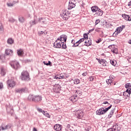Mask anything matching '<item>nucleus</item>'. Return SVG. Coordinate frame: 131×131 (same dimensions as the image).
I'll return each instance as SVG.
<instances>
[{"label":"nucleus","mask_w":131,"mask_h":131,"mask_svg":"<svg viewBox=\"0 0 131 131\" xmlns=\"http://www.w3.org/2000/svg\"><path fill=\"white\" fill-rule=\"evenodd\" d=\"M104 104H106V105H105L106 106H109V105L110 106L107 108H105V109H104V107L99 108L96 112L97 115H103V114H105L107 111L110 110V109H111L112 107V104L108 103V101H105L102 103V105H104Z\"/></svg>","instance_id":"f257e3e1"},{"label":"nucleus","mask_w":131,"mask_h":131,"mask_svg":"<svg viewBox=\"0 0 131 131\" xmlns=\"http://www.w3.org/2000/svg\"><path fill=\"white\" fill-rule=\"evenodd\" d=\"M20 78L21 80H26V81L30 80V78L29 77V74L28 73V72L27 71H23L21 74Z\"/></svg>","instance_id":"f03ea898"},{"label":"nucleus","mask_w":131,"mask_h":131,"mask_svg":"<svg viewBox=\"0 0 131 131\" xmlns=\"http://www.w3.org/2000/svg\"><path fill=\"white\" fill-rule=\"evenodd\" d=\"M60 16L63 20H67L70 17V12H69L67 10L62 11L60 14Z\"/></svg>","instance_id":"7ed1b4c3"},{"label":"nucleus","mask_w":131,"mask_h":131,"mask_svg":"<svg viewBox=\"0 0 131 131\" xmlns=\"http://www.w3.org/2000/svg\"><path fill=\"white\" fill-rule=\"evenodd\" d=\"M10 65L13 68V69H15V70H17L20 68V64H19V62L16 60L11 61L10 62Z\"/></svg>","instance_id":"20e7f679"},{"label":"nucleus","mask_w":131,"mask_h":131,"mask_svg":"<svg viewBox=\"0 0 131 131\" xmlns=\"http://www.w3.org/2000/svg\"><path fill=\"white\" fill-rule=\"evenodd\" d=\"M125 28V25H122L121 26L116 28L115 32L113 33V35L114 36H117L118 34H119Z\"/></svg>","instance_id":"39448f33"},{"label":"nucleus","mask_w":131,"mask_h":131,"mask_svg":"<svg viewBox=\"0 0 131 131\" xmlns=\"http://www.w3.org/2000/svg\"><path fill=\"white\" fill-rule=\"evenodd\" d=\"M8 89H11L14 88L16 85V81L13 79H9L7 81Z\"/></svg>","instance_id":"423d86ee"},{"label":"nucleus","mask_w":131,"mask_h":131,"mask_svg":"<svg viewBox=\"0 0 131 131\" xmlns=\"http://www.w3.org/2000/svg\"><path fill=\"white\" fill-rule=\"evenodd\" d=\"M7 112L8 114H10L11 116L14 115V108H13V106L8 105L6 107Z\"/></svg>","instance_id":"0eeeda50"},{"label":"nucleus","mask_w":131,"mask_h":131,"mask_svg":"<svg viewBox=\"0 0 131 131\" xmlns=\"http://www.w3.org/2000/svg\"><path fill=\"white\" fill-rule=\"evenodd\" d=\"M108 49H110V50H111V52H112L113 54H118V49L116 48L114 45H110L108 47Z\"/></svg>","instance_id":"6e6552de"},{"label":"nucleus","mask_w":131,"mask_h":131,"mask_svg":"<svg viewBox=\"0 0 131 131\" xmlns=\"http://www.w3.org/2000/svg\"><path fill=\"white\" fill-rule=\"evenodd\" d=\"M57 39H58L61 43L62 42H66V41L67 40V35L64 34L61 35L57 38Z\"/></svg>","instance_id":"1a4fd4ad"},{"label":"nucleus","mask_w":131,"mask_h":131,"mask_svg":"<svg viewBox=\"0 0 131 131\" xmlns=\"http://www.w3.org/2000/svg\"><path fill=\"white\" fill-rule=\"evenodd\" d=\"M53 90L54 93H60V91H61V86L59 84H55L54 85Z\"/></svg>","instance_id":"9d476101"},{"label":"nucleus","mask_w":131,"mask_h":131,"mask_svg":"<svg viewBox=\"0 0 131 131\" xmlns=\"http://www.w3.org/2000/svg\"><path fill=\"white\" fill-rule=\"evenodd\" d=\"M39 22V18H37V16H34V20H31L30 21V24L31 26H32V25H35L36 24H37Z\"/></svg>","instance_id":"9b49d317"},{"label":"nucleus","mask_w":131,"mask_h":131,"mask_svg":"<svg viewBox=\"0 0 131 131\" xmlns=\"http://www.w3.org/2000/svg\"><path fill=\"white\" fill-rule=\"evenodd\" d=\"M62 42H61L59 40V39H57L56 41L54 43L53 47L54 48H57L58 49H60L61 48V45Z\"/></svg>","instance_id":"f8f14e48"},{"label":"nucleus","mask_w":131,"mask_h":131,"mask_svg":"<svg viewBox=\"0 0 131 131\" xmlns=\"http://www.w3.org/2000/svg\"><path fill=\"white\" fill-rule=\"evenodd\" d=\"M76 116L79 119H80L83 116V112L82 111L78 110L76 112Z\"/></svg>","instance_id":"ddd939ff"},{"label":"nucleus","mask_w":131,"mask_h":131,"mask_svg":"<svg viewBox=\"0 0 131 131\" xmlns=\"http://www.w3.org/2000/svg\"><path fill=\"white\" fill-rule=\"evenodd\" d=\"M96 60L99 62L100 64H101V65H103V66H107V61L105 59H100L98 58H96Z\"/></svg>","instance_id":"4468645a"},{"label":"nucleus","mask_w":131,"mask_h":131,"mask_svg":"<svg viewBox=\"0 0 131 131\" xmlns=\"http://www.w3.org/2000/svg\"><path fill=\"white\" fill-rule=\"evenodd\" d=\"M25 91H26L25 88L15 89V94H23V93H25Z\"/></svg>","instance_id":"2eb2a0df"},{"label":"nucleus","mask_w":131,"mask_h":131,"mask_svg":"<svg viewBox=\"0 0 131 131\" xmlns=\"http://www.w3.org/2000/svg\"><path fill=\"white\" fill-rule=\"evenodd\" d=\"M12 127V125L10 124H8L6 125L5 126H4V125H2L1 126V130H6V129H9Z\"/></svg>","instance_id":"dca6fc26"},{"label":"nucleus","mask_w":131,"mask_h":131,"mask_svg":"<svg viewBox=\"0 0 131 131\" xmlns=\"http://www.w3.org/2000/svg\"><path fill=\"white\" fill-rule=\"evenodd\" d=\"M122 17L126 20V21H131V15H126L125 14H123Z\"/></svg>","instance_id":"f3484780"},{"label":"nucleus","mask_w":131,"mask_h":131,"mask_svg":"<svg viewBox=\"0 0 131 131\" xmlns=\"http://www.w3.org/2000/svg\"><path fill=\"white\" fill-rule=\"evenodd\" d=\"M42 100L41 96L38 95V96H34V102H35L36 103L37 102H40Z\"/></svg>","instance_id":"a211bd4d"},{"label":"nucleus","mask_w":131,"mask_h":131,"mask_svg":"<svg viewBox=\"0 0 131 131\" xmlns=\"http://www.w3.org/2000/svg\"><path fill=\"white\" fill-rule=\"evenodd\" d=\"M54 129L56 131H60L62 129V127L60 124H56L54 126Z\"/></svg>","instance_id":"6ab92c4d"},{"label":"nucleus","mask_w":131,"mask_h":131,"mask_svg":"<svg viewBox=\"0 0 131 131\" xmlns=\"http://www.w3.org/2000/svg\"><path fill=\"white\" fill-rule=\"evenodd\" d=\"M70 100L73 102V103H75L77 100H78V97L75 95L70 97Z\"/></svg>","instance_id":"aec40b11"},{"label":"nucleus","mask_w":131,"mask_h":131,"mask_svg":"<svg viewBox=\"0 0 131 131\" xmlns=\"http://www.w3.org/2000/svg\"><path fill=\"white\" fill-rule=\"evenodd\" d=\"M92 45V40L91 39H86L85 42H84V46L86 47H90V46H91Z\"/></svg>","instance_id":"412c9836"},{"label":"nucleus","mask_w":131,"mask_h":131,"mask_svg":"<svg viewBox=\"0 0 131 131\" xmlns=\"http://www.w3.org/2000/svg\"><path fill=\"white\" fill-rule=\"evenodd\" d=\"M5 54L7 56H12V55H13V50L6 49L5 51Z\"/></svg>","instance_id":"4be33fe9"},{"label":"nucleus","mask_w":131,"mask_h":131,"mask_svg":"<svg viewBox=\"0 0 131 131\" xmlns=\"http://www.w3.org/2000/svg\"><path fill=\"white\" fill-rule=\"evenodd\" d=\"M75 7V4L73 3L72 2H70L69 3L68 9L69 10H71L73 8Z\"/></svg>","instance_id":"5701e85b"},{"label":"nucleus","mask_w":131,"mask_h":131,"mask_svg":"<svg viewBox=\"0 0 131 131\" xmlns=\"http://www.w3.org/2000/svg\"><path fill=\"white\" fill-rule=\"evenodd\" d=\"M6 73H7V70L6 69L4 68H1V74L2 76H5L6 75Z\"/></svg>","instance_id":"b1692460"},{"label":"nucleus","mask_w":131,"mask_h":131,"mask_svg":"<svg viewBox=\"0 0 131 131\" xmlns=\"http://www.w3.org/2000/svg\"><path fill=\"white\" fill-rule=\"evenodd\" d=\"M95 13V14L97 16H102L103 15V11L102 10L100 9V8H99Z\"/></svg>","instance_id":"393cba45"},{"label":"nucleus","mask_w":131,"mask_h":131,"mask_svg":"<svg viewBox=\"0 0 131 131\" xmlns=\"http://www.w3.org/2000/svg\"><path fill=\"white\" fill-rule=\"evenodd\" d=\"M24 54V50L23 49H18L17 54L18 56H21Z\"/></svg>","instance_id":"a878e982"},{"label":"nucleus","mask_w":131,"mask_h":131,"mask_svg":"<svg viewBox=\"0 0 131 131\" xmlns=\"http://www.w3.org/2000/svg\"><path fill=\"white\" fill-rule=\"evenodd\" d=\"M82 95V92L81 91L77 90L75 93V96L76 97L80 96Z\"/></svg>","instance_id":"bb28decb"},{"label":"nucleus","mask_w":131,"mask_h":131,"mask_svg":"<svg viewBox=\"0 0 131 131\" xmlns=\"http://www.w3.org/2000/svg\"><path fill=\"white\" fill-rule=\"evenodd\" d=\"M99 9V7H98V6H92L91 7V10H92V11L94 13H96L97 10Z\"/></svg>","instance_id":"cd10ccee"},{"label":"nucleus","mask_w":131,"mask_h":131,"mask_svg":"<svg viewBox=\"0 0 131 131\" xmlns=\"http://www.w3.org/2000/svg\"><path fill=\"white\" fill-rule=\"evenodd\" d=\"M112 129L114 131H118V126L117 124H115L113 125V127H112Z\"/></svg>","instance_id":"c85d7f7f"},{"label":"nucleus","mask_w":131,"mask_h":131,"mask_svg":"<svg viewBox=\"0 0 131 131\" xmlns=\"http://www.w3.org/2000/svg\"><path fill=\"white\" fill-rule=\"evenodd\" d=\"M28 100L29 101H32L33 102L34 101V96L30 95L28 96Z\"/></svg>","instance_id":"c756f323"},{"label":"nucleus","mask_w":131,"mask_h":131,"mask_svg":"<svg viewBox=\"0 0 131 131\" xmlns=\"http://www.w3.org/2000/svg\"><path fill=\"white\" fill-rule=\"evenodd\" d=\"M7 43H8V45H12L14 43V40L12 38H10L7 40Z\"/></svg>","instance_id":"7c9ffc66"},{"label":"nucleus","mask_w":131,"mask_h":131,"mask_svg":"<svg viewBox=\"0 0 131 131\" xmlns=\"http://www.w3.org/2000/svg\"><path fill=\"white\" fill-rule=\"evenodd\" d=\"M4 26H3V24L0 22V33H3L4 32Z\"/></svg>","instance_id":"2f4dec72"},{"label":"nucleus","mask_w":131,"mask_h":131,"mask_svg":"<svg viewBox=\"0 0 131 131\" xmlns=\"http://www.w3.org/2000/svg\"><path fill=\"white\" fill-rule=\"evenodd\" d=\"M18 20L19 22H21V23H23L25 21V18L23 16H19L18 18Z\"/></svg>","instance_id":"473e14b6"},{"label":"nucleus","mask_w":131,"mask_h":131,"mask_svg":"<svg viewBox=\"0 0 131 131\" xmlns=\"http://www.w3.org/2000/svg\"><path fill=\"white\" fill-rule=\"evenodd\" d=\"M16 3H18V1L17 2L13 1L12 3H7V6L8 7H13L15 5V4H16Z\"/></svg>","instance_id":"72a5a7b5"},{"label":"nucleus","mask_w":131,"mask_h":131,"mask_svg":"<svg viewBox=\"0 0 131 131\" xmlns=\"http://www.w3.org/2000/svg\"><path fill=\"white\" fill-rule=\"evenodd\" d=\"M123 96L124 97H129V96H130V91H129V92H123Z\"/></svg>","instance_id":"f704fd0d"},{"label":"nucleus","mask_w":131,"mask_h":131,"mask_svg":"<svg viewBox=\"0 0 131 131\" xmlns=\"http://www.w3.org/2000/svg\"><path fill=\"white\" fill-rule=\"evenodd\" d=\"M39 35H42V34H47L46 31H39L38 32Z\"/></svg>","instance_id":"c9c22d12"},{"label":"nucleus","mask_w":131,"mask_h":131,"mask_svg":"<svg viewBox=\"0 0 131 131\" xmlns=\"http://www.w3.org/2000/svg\"><path fill=\"white\" fill-rule=\"evenodd\" d=\"M42 114H43L45 116H46V117H48V118H50V117H51V116H50V114L48 113L47 112H43Z\"/></svg>","instance_id":"e433bc0d"},{"label":"nucleus","mask_w":131,"mask_h":131,"mask_svg":"<svg viewBox=\"0 0 131 131\" xmlns=\"http://www.w3.org/2000/svg\"><path fill=\"white\" fill-rule=\"evenodd\" d=\"M58 76V79H64L65 78V76L63 75V74H61L59 75H57Z\"/></svg>","instance_id":"4c0bfd02"},{"label":"nucleus","mask_w":131,"mask_h":131,"mask_svg":"<svg viewBox=\"0 0 131 131\" xmlns=\"http://www.w3.org/2000/svg\"><path fill=\"white\" fill-rule=\"evenodd\" d=\"M75 84H78L80 83V80L78 79H75L74 81Z\"/></svg>","instance_id":"58836bf2"},{"label":"nucleus","mask_w":131,"mask_h":131,"mask_svg":"<svg viewBox=\"0 0 131 131\" xmlns=\"http://www.w3.org/2000/svg\"><path fill=\"white\" fill-rule=\"evenodd\" d=\"M61 45V49H65L67 48V46H66V42L64 43V42H63Z\"/></svg>","instance_id":"ea45409f"},{"label":"nucleus","mask_w":131,"mask_h":131,"mask_svg":"<svg viewBox=\"0 0 131 131\" xmlns=\"http://www.w3.org/2000/svg\"><path fill=\"white\" fill-rule=\"evenodd\" d=\"M110 62H111V64H112L113 66H116V61L111 60Z\"/></svg>","instance_id":"a19ab883"},{"label":"nucleus","mask_w":131,"mask_h":131,"mask_svg":"<svg viewBox=\"0 0 131 131\" xmlns=\"http://www.w3.org/2000/svg\"><path fill=\"white\" fill-rule=\"evenodd\" d=\"M68 131H73V127H70V125H68Z\"/></svg>","instance_id":"79ce46f5"},{"label":"nucleus","mask_w":131,"mask_h":131,"mask_svg":"<svg viewBox=\"0 0 131 131\" xmlns=\"http://www.w3.org/2000/svg\"><path fill=\"white\" fill-rule=\"evenodd\" d=\"M110 79L112 80V81H114V79H115V77L112 75L110 76Z\"/></svg>","instance_id":"37998d69"},{"label":"nucleus","mask_w":131,"mask_h":131,"mask_svg":"<svg viewBox=\"0 0 131 131\" xmlns=\"http://www.w3.org/2000/svg\"><path fill=\"white\" fill-rule=\"evenodd\" d=\"M82 41H84V38H81L78 41H77V43H81Z\"/></svg>","instance_id":"c03bdc74"},{"label":"nucleus","mask_w":131,"mask_h":131,"mask_svg":"<svg viewBox=\"0 0 131 131\" xmlns=\"http://www.w3.org/2000/svg\"><path fill=\"white\" fill-rule=\"evenodd\" d=\"M113 82V81L111 80L110 79L106 80V82L107 83V84H111Z\"/></svg>","instance_id":"a18cd8bd"},{"label":"nucleus","mask_w":131,"mask_h":131,"mask_svg":"<svg viewBox=\"0 0 131 131\" xmlns=\"http://www.w3.org/2000/svg\"><path fill=\"white\" fill-rule=\"evenodd\" d=\"M39 22H40V23H45L46 20L43 19V18H39Z\"/></svg>","instance_id":"49530a36"},{"label":"nucleus","mask_w":131,"mask_h":131,"mask_svg":"<svg viewBox=\"0 0 131 131\" xmlns=\"http://www.w3.org/2000/svg\"><path fill=\"white\" fill-rule=\"evenodd\" d=\"M83 38H84V39H89V36L87 34H83Z\"/></svg>","instance_id":"de8ad7c7"},{"label":"nucleus","mask_w":131,"mask_h":131,"mask_svg":"<svg viewBox=\"0 0 131 131\" xmlns=\"http://www.w3.org/2000/svg\"><path fill=\"white\" fill-rule=\"evenodd\" d=\"M95 79V77L94 76H90V78H89V80L90 81H93Z\"/></svg>","instance_id":"09e8293b"},{"label":"nucleus","mask_w":131,"mask_h":131,"mask_svg":"<svg viewBox=\"0 0 131 131\" xmlns=\"http://www.w3.org/2000/svg\"><path fill=\"white\" fill-rule=\"evenodd\" d=\"M37 110L38 112H41V113H43V112H45V111L40 108H37Z\"/></svg>","instance_id":"8fccbe9b"},{"label":"nucleus","mask_w":131,"mask_h":131,"mask_svg":"<svg viewBox=\"0 0 131 131\" xmlns=\"http://www.w3.org/2000/svg\"><path fill=\"white\" fill-rule=\"evenodd\" d=\"M101 41H102V38H99L97 39V40L96 41V42H97V43H100V42H101Z\"/></svg>","instance_id":"3c124183"},{"label":"nucleus","mask_w":131,"mask_h":131,"mask_svg":"<svg viewBox=\"0 0 131 131\" xmlns=\"http://www.w3.org/2000/svg\"><path fill=\"white\" fill-rule=\"evenodd\" d=\"M79 44H80V43H77V42H76L74 43V45H73L72 47H73V48H74V47H78V46L79 45Z\"/></svg>","instance_id":"603ef678"},{"label":"nucleus","mask_w":131,"mask_h":131,"mask_svg":"<svg viewBox=\"0 0 131 131\" xmlns=\"http://www.w3.org/2000/svg\"><path fill=\"white\" fill-rule=\"evenodd\" d=\"M9 21L11 22V23H14V22H15V19L10 18V19H9Z\"/></svg>","instance_id":"864d4df0"},{"label":"nucleus","mask_w":131,"mask_h":131,"mask_svg":"<svg viewBox=\"0 0 131 131\" xmlns=\"http://www.w3.org/2000/svg\"><path fill=\"white\" fill-rule=\"evenodd\" d=\"M100 21H101V20H100V19H96L95 21L96 25L99 24V23H100Z\"/></svg>","instance_id":"5fc2aeb1"},{"label":"nucleus","mask_w":131,"mask_h":131,"mask_svg":"<svg viewBox=\"0 0 131 131\" xmlns=\"http://www.w3.org/2000/svg\"><path fill=\"white\" fill-rule=\"evenodd\" d=\"M129 92H130V94L131 93V88H130V89L127 88V90L125 91V92H126V93H129Z\"/></svg>","instance_id":"6e6d98bb"},{"label":"nucleus","mask_w":131,"mask_h":131,"mask_svg":"<svg viewBox=\"0 0 131 131\" xmlns=\"http://www.w3.org/2000/svg\"><path fill=\"white\" fill-rule=\"evenodd\" d=\"M4 88V84L3 82H0V90H2Z\"/></svg>","instance_id":"4d7b16f0"},{"label":"nucleus","mask_w":131,"mask_h":131,"mask_svg":"<svg viewBox=\"0 0 131 131\" xmlns=\"http://www.w3.org/2000/svg\"><path fill=\"white\" fill-rule=\"evenodd\" d=\"M53 78L54 79H59V77H58V75H56V76H54V77H53Z\"/></svg>","instance_id":"13d9d810"},{"label":"nucleus","mask_w":131,"mask_h":131,"mask_svg":"<svg viewBox=\"0 0 131 131\" xmlns=\"http://www.w3.org/2000/svg\"><path fill=\"white\" fill-rule=\"evenodd\" d=\"M113 113H114V110H112L110 113V114H111V115H113Z\"/></svg>","instance_id":"bf43d9fd"},{"label":"nucleus","mask_w":131,"mask_h":131,"mask_svg":"<svg viewBox=\"0 0 131 131\" xmlns=\"http://www.w3.org/2000/svg\"><path fill=\"white\" fill-rule=\"evenodd\" d=\"M82 75L83 76H86V75H88V73H87L86 72L83 73L82 74Z\"/></svg>","instance_id":"052dcab7"},{"label":"nucleus","mask_w":131,"mask_h":131,"mask_svg":"<svg viewBox=\"0 0 131 131\" xmlns=\"http://www.w3.org/2000/svg\"><path fill=\"white\" fill-rule=\"evenodd\" d=\"M43 64H45V65H47V66H48V63L47 61H43Z\"/></svg>","instance_id":"680f3d73"},{"label":"nucleus","mask_w":131,"mask_h":131,"mask_svg":"<svg viewBox=\"0 0 131 131\" xmlns=\"http://www.w3.org/2000/svg\"><path fill=\"white\" fill-rule=\"evenodd\" d=\"M49 81H50L51 82H53V81H54V80L52 79L51 78H50L49 79Z\"/></svg>","instance_id":"e2e57ef3"},{"label":"nucleus","mask_w":131,"mask_h":131,"mask_svg":"<svg viewBox=\"0 0 131 131\" xmlns=\"http://www.w3.org/2000/svg\"><path fill=\"white\" fill-rule=\"evenodd\" d=\"M128 7H131V0L130 1V2L129 3H128Z\"/></svg>","instance_id":"0e129e2a"},{"label":"nucleus","mask_w":131,"mask_h":131,"mask_svg":"<svg viewBox=\"0 0 131 131\" xmlns=\"http://www.w3.org/2000/svg\"><path fill=\"white\" fill-rule=\"evenodd\" d=\"M72 43H73V45H74V43H75V40L74 39L72 40Z\"/></svg>","instance_id":"69168bd1"},{"label":"nucleus","mask_w":131,"mask_h":131,"mask_svg":"<svg viewBox=\"0 0 131 131\" xmlns=\"http://www.w3.org/2000/svg\"><path fill=\"white\" fill-rule=\"evenodd\" d=\"M107 131H114V130L112 128H110L108 129H107Z\"/></svg>","instance_id":"338daca9"},{"label":"nucleus","mask_w":131,"mask_h":131,"mask_svg":"<svg viewBox=\"0 0 131 131\" xmlns=\"http://www.w3.org/2000/svg\"><path fill=\"white\" fill-rule=\"evenodd\" d=\"M33 131H37V129H36V128L34 127V128H33Z\"/></svg>","instance_id":"774afa93"}]
</instances>
